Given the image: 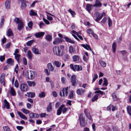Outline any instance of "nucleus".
I'll return each mask as SVG.
<instances>
[{"mask_svg": "<svg viewBox=\"0 0 131 131\" xmlns=\"http://www.w3.org/2000/svg\"><path fill=\"white\" fill-rule=\"evenodd\" d=\"M25 74L26 77L28 79L31 80L34 79L36 75V72L31 70H30L29 71H26Z\"/></svg>", "mask_w": 131, "mask_h": 131, "instance_id": "obj_1", "label": "nucleus"}, {"mask_svg": "<svg viewBox=\"0 0 131 131\" xmlns=\"http://www.w3.org/2000/svg\"><path fill=\"white\" fill-rule=\"evenodd\" d=\"M14 20L18 24L17 29L19 30H21L23 28V24L22 22L18 18L16 17Z\"/></svg>", "mask_w": 131, "mask_h": 131, "instance_id": "obj_2", "label": "nucleus"}, {"mask_svg": "<svg viewBox=\"0 0 131 131\" xmlns=\"http://www.w3.org/2000/svg\"><path fill=\"white\" fill-rule=\"evenodd\" d=\"M105 14L104 12L101 14L98 12H96L94 14V16L96 18L95 20L97 22H98L101 19L103 16Z\"/></svg>", "mask_w": 131, "mask_h": 131, "instance_id": "obj_3", "label": "nucleus"}, {"mask_svg": "<svg viewBox=\"0 0 131 131\" xmlns=\"http://www.w3.org/2000/svg\"><path fill=\"white\" fill-rule=\"evenodd\" d=\"M52 50L53 53L55 55L58 56H60L61 51L59 47H54L53 48Z\"/></svg>", "mask_w": 131, "mask_h": 131, "instance_id": "obj_4", "label": "nucleus"}, {"mask_svg": "<svg viewBox=\"0 0 131 131\" xmlns=\"http://www.w3.org/2000/svg\"><path fill=\"white\" fill-rule=\"evenodd\" d=\"M68 91V87L63 88L60 92V95L61 96H66L67 95Z\"/></svg>", "mask_w": 131, "mask_h": 131, "instance_id": "obj_5", "label": "nucleus"}, {"mask_svg": "<svg viewBox=\"0 0 131 131\" xmlns=\"http://www.w3.org/2000/svg\"><path fill=\"white\" fill-rule=\"evenodd\" d=\"M47 67L49 71L51 72H56L57 70H58L57 69H56L55 70H54V66L52 65L51 63H48L47 64Z\"/></svg>", "mask_w": 131, "mask_h": 131, "instance_id": "obj_6", "label": "nucleus"}, {"mask_svg": "<svg viewBox=\"0 0 131 131\" xmlns=\"http://www.w3.org/2000/svg\"><path fill=\"white\" fill-rule=\"evenodd\" d=\"M20 89L22 91H27L28 90L27 85L25 83L21 84L20 85Z\"/></svg>", "mask_w": 131, "mask_h": 131, "instance_id": "obj_7", "label": "nucleus"}, {"mask_svg": "<svg viewBox=\"0 0 131 131\" xmlns=\"http://www.w3.org/2000/svg\"><path fill=\"white\" fill-rule=\"evenodd\" d=\"M62 41V39L57 37L56 38L53 42V44L54 45H57Z\"/></svg>", "mask_w": 131, "mask_h": 131, "instance_id": "obj_8", "label": "nucleus"}, {"mask_svg": "<svg viewBox=\"0 0 131 131\" xmlns=\"http://www.w3.org/2000/svg\"><path fill=\"white\" fill-rule=\"evenodd\" d=\"M102 6V3L98 0H96L94 4L93 5V7L98 8L101 7Z\"/></svg>", "mask_w": 131, "mask_h": 131, "instance_id": "obj_9", "label": "nucleus"}, {"mask_svg": "<svg viewBox=\"0 0 131 131\" xmlns=\"http://www.w3.org/2000/svg\"><path fill=\"white\" fill-rule=\"evenodd\" d=\"M45 33L44 32H39L35 33L34 36L37 38H40L43 37L45 34Z\"/></svg>", "mask_w": 131, "mask_h": 131, "instance_id": "obj_10", "label": "nucleus"}, {"mask_svg": "<svg viewBox=\"0 0 131 131\" xmlns=\"http://www.w3.org/2000/svg\"><path fill=\"white\" fill-rule=\"evenodd\" d=\"M26 1L25 0H20V2L21 3V8L22 9H25L26 8L27 5L26 3Z\"/></svg>", "mask_w": 131, "mask_h": 131, "instance_id": "obj_11", "label": "nucleus"}, {"mask_svg": "<svg viewBox=\"0 0 131 131\" xmlns=\"http://www.w3.org/2000/svg\"><path fill=\"white\" fill-rule=\"evenodd\" d=\"M11 1L10 0H6L5 2V6L7 9L10 8Z\"/></svg>", "mask_w": 131, "mask_h": 131, "instance_id": "obj_12", "label": "nucleus"}, {"mask_svg": "<svg viewBox=\"0 0 131 131\" xmlns=\"http://www.w3.org/2000/svg\"><path fill=\"white\" fill-rule=\"evenodd\" d=\"M71 81L72 83V85L73 86H75L76 83V81L75 79V75H73L71 76Z\"/></svg>", "mask_w": 131, "mask_h": 131, "instance_id": "obj_13", "label": "nucleus"}, {"mask_svg": "<svg viewBox=\"0 0 131 131\" xmlns=\"http://www.w3.org/2000/svg\"><path fill=\"white\" fill-rule=\"evenodd\" d=\"M29 116L30 118H38L39 116V115L36 113H30L29 114Z\"/></svg>", "mask_w": 131, "mask_h": 131, "instance_id": "obj_14", "label": "nucleus"}, {"mask_svg": "<svg viewBox=\"0 0 131 131\" xmlns=\"http://www.w3.org/2000/svg\"><path fill=\"white\" fill-rule=\"evenodd\" d=\"M17 113L21 118L24 120H27V118L26 116L22 114L21 112L19 111H17Z\"/></svg>", "mask_w": 131, "mask_h": 131, "instance_id": "obj_15", "label": "nucleus"}, {"mask_svg": "<svg viewBox=\"0 0 131 131\" xmlns=\"http://www.w3.org/2000/svg\"><path fill=\"white\" fill-rule=\"evenodd\" d=\"M69 52L71 54H74L75 52V49L72 46H70L69 48Z\"/></svg>", "mask_w": 131, "mask_h": 131, "instance_id": "obj_16", "label": "nucleus"}, {"mask_svg": "<svg viewBox=\"0 0 131 131\" xmlns=\"http://www.w3.org/2000/svg\"><path fill=\"white\" fill-rule=\"evenodd\" d=\"M85 91L84 90L82 89H78L77 91L76 92L77 94L79 95H82L84 93Z\"/></svg>", "mask_w": 131, "mask_h": 131, "instance_id": "obj_17", "label": "nucleus"}, {"mask_svg": "<svg viewBox=\"0 0 131 131\" xmlns=\"http://www.w3.org/2000/svg\"><path fill=\"white\" fill-rule=\"evenodd\" d=\"M84 112L87 118L89 120L92 121V118L91 116L90 113L88 112L86 110H85L84 111Z\"/></svg>", "mask_w": 131, "mask_h": 131, "instance_id": "obj_18", "label": "nucleus"}, {"mask_svg": "<svg viewBox=\"0 0 131 131\" xmlns=\"http://www.w3.org/2000/svg\"><path fill=\"white\" fill-rule=\"evenodd\" d=\"M5 74H4L3 73L2 74L0 79V81L1 83H3V85H5V82L4 81V78L5 77Z\"/></svg>", "mask_w": 131, "mask_h": 131, "instance_id": "obj_19", "label": "nucleus"}, {"mask_svg": "<svg viewBox=\"0 0 131 131\" xmlns=\"http://www.w3.org/2000/svg\"><path fill=\"white\" fill-rule=\"evenodd\" d=\"M4 108L6 107V109H8L9 108V103L7 101V100L5 99L4 100Z\"/></svg>", "mask_w": 131, "mask_h": 131, "instance_id": "obj_20", "label": "nucleus"}, {"mask_svg": "<svg viewBox=\"0 0 131 131\" xmlns=\"http://www.w3.org/2000/svg\"><path fill=\"white\" fill-rule=\"evenodd\" d=\"M27 56L28 59L31 60L32 59V55L31 52L30 50H28L27 52Z\"/></svg>", "mask_w": 131, "mask_h": 131, "instance_id": "obj_21", "label": "nucleus"}, {"mask_svg": "<svg viewBox=\"0 0 131 131\" xmlns=\"http://www.w3.org/2000/svg\"><path fill=\"white\" fill-rule=\"evenodd\" d=\"M63 38H64L66 41L67 42H68L72 44L74 43V41L71 40L70 39L67 37H64Z\"/></svg>", "mask_w": 131, "mask_h": 131, "instance_id": "obj_22", "label": "nucleus"}, {"mask_svg": "<svg viewBox=\"0 0 131 131\" xmlns=\"http://www.w3.org/2000/svg\"><path fill=\"white\" fill-rule=\"evenodd\" d=\"M92 6V5L91 4H87L86 5V10L90 13Z\"/></svg>", "mask_w": 131, "mask_h": 131, "instance_id": "obj_23", "label": "nucleus"}, {"mask_svg": "<svg viewBox=\"0 0 131 131\" xmlns=\"http://www.w3.org/2000/svg\"><path fill=\"white\" fill-rule=\"evenodd\" d=\"M31 50L33 52L36 54H39V53L38 49L35 47H32Z\"/></svg>", "mask_w": 131, "mask_h": 131, "instance_id": "obj_24", "label": "nucleus"}, {"mask_svg": "<svg viewBox=\"0 0 131 131\" xmlns=\"http://www.w3.org/2000/svg\"><path fill=\"white\" fill-rule=\"evenodd\" d=\"M46 109L47 111L49 112L51 111L52 110V103H50L47 106Z\"/></svg>", "mask_w": 131, "mask_h": 131, "instance_id": "obj_25", "label": "nucleus"}, {"mask_svg": "<svg viewBox=\"0 0 131 131\" xmlns=\"http://www.w3.org/2000/svg\"><path fill=\"white\" fill-rule=\"evenodd\" d=\"M53 63L55 66L58 68H60L61 65V62L57 61H54V62Z\"/></svg>", "mask_w": 131, "mask_h": 131, "instance_id": "obj_26", "label": "nucleus"}, {"mask_svg": "<svg viewBox=\"0 0 131 131\" xmlns=\"http://www.w3.org/2000/svg\"><path fill=\"white\" fill-rule=\"evenodd\" d=\"M9 92L12 96H14L16 95V92L13 87L11 88Z\"/></svg>", "mask_w": 131, "mask_h": 131, "instance_id": "obj_27", "label": "nucleus"}, {"mask_svg": "<svg viewBox=\"0 0 131 131\" xmlns=\"http://www.w3.org/2000/svg\"><path fill=\"white\" fill-rule=\"evenodd\" d=\"M81 46L86 49L87 50H88L89 49L91 51L93 52L90 46L88 45L87 44L86 45L83 44L81 45Z\"/></svg>", "mask_w": 131, "mask_h": 131, "instance_id": "obj_28", "label": "nucleus"}, {"mask_svg": "<svg viewBox=\"0 0 131 131\" xmlns=\"http://www.w3.org/2000/svg\"><path fill=\"white\" fill-rule=\"evenodd\" d=\"M7 63L8 64L12 65L14 64V61L11 58H9L7 59Z\"/></svg>", "mask_w": 131, "mask_h": 131, "instance_id": "obj_29", "label": "nucleus"}, {"mask_svg": "<svg viewBox=\"0 0 131 131\" xmlns=\"http://www.w3.org/2000/svg\"><path fill=\"white\" fill-rule=\"evenodd\" d=\"M13 34L11 29H9L7 32V36L9 37L12 36Z\"/></svg>", "mask_w": 131, "mask_h": 131, "instance_id": "obj_30", "label": "nucleus"}, {"mask_svg": "<svg viewBox=\"0 0 131 131\" xmlns=\"http://www.w3.org/2000/svg\"><path fill=\"white\" fill-rule=\"evenodd\" d=\"M27 82L30 86H34L35 85V83L34 81H27Z\"/></svg>", "mask_w": 131, "mask_h": 131, "instance_id": "obj_31", "label": "nucleus"}, {"mask_svg": "<svg viewBox=\"0 0 131 131\" xmlns=\"http://www.w3.org/2000/svg\"><path fill=\"white\" fill-rule=\"evenodd\" d=\"M63 106H61L57 110V115H59L61 114Z\"/></svg>", "mask_w": 131, "mask_h": 131, "instance_id": "obj_32", "label": "nucleus"}, {"mask_svg": "<svg viewBox=\"0 0 131 131\" xmlns=\"http://www.w3.org/2000/svg\"><path fill=\"white\" fill-rule=\"evenodd\" d=\"M28 97L32 98L34 97L35 95V94L34 93L28 92L27 93Z\"/></svg>", "mask_w": 131, "mask_h": 131, "instance_id": "obj_33", "label": "nucleus"}, {"mask_svg": "<svg viewBox=\"0 0 131 131\" xmlns=\"http://www.w3.org/2000/svg\"><path fill=\"white\" fill-rule=\"evenodd\" d=\"M68 11L71 14L72 17H74L75 13L74 11L72 10L71 9H68Z\"/></svg>", "mask_w": 131, "mask_h": 131, "instance_id": "obj_34", "label": "nucleus"}, {"mask_svg": "<svg viewBox=\"0 0 131 131\" xmlns=\"http://www.w3.org/2000/svg\"><path fill=\"white\" fill-rule=\"evenodd\" d=\"M46 39L48 41H50L52 40V37L50 35H48L46 36Z\"/></svg>", "mask_w": 131, "mask_h": 131, "instance_id": "obj_35", "label": "nucleus"}, {"mask_svg": "<svg viewBox=\"0 0 131 131\" xmlns=\"http://www.w3.org/2000/svg\"><path fill=\"white\" fill-rule=\"evenodd\" d=\"M127 112L130 116H131V106H128L127 108Z\"/></svg>", "mask_w": 131, "mask_h": 131, "instance_id": "obj_36", "label": "nucleus"}, {"mask_svg": "<svg viewBox=\"0 0 131 131\" xmlns=\"http://www.w3.org/2000/svg\"><path fill=\"white\" fill-rule=\"evenodd\" d=\"M116 43L114 42L112 45V48L113 50V51L114 52H115V50L116 48Z\"/></svg>", "mask_w": 131, "mask_h": 131, "instance_id": "obj_37", "label": "nucleus"}, {"mask_svg": "<svg viewBox=\"0 0 131 131\" xmlns=\"http://www.w3.org/2000/svg\"><path fill=\"white\" fill-rule=\"evenodd\" d=\"M14 55H15V59L17 60V62H18L20 57V55L19 54H16Z\"/></svg>", "mask_w": 131, "mask_h": 131, "instance_id": "obj_38", "label": "nucleus"}, {"mask_svg": "<svg viewBox=\"0 0 131 131\" xmlns=\"http://www.w3.org/2000/svg\"><path fill=\"white\" fill-rule=\"evenodd\" d=\"M22 111L26 114H28L29 113V111L24 108H23L21 110Z\"/></svg>", "mask_w": 131, "mask_h": 131, "instance_id": "obj_39", "label": "nucleus"}, {"mask_svg": "<svg viewBox=\"0 0 131 131\" xmlns=\"http://www.w3.org/2000/svg\"><path fill=\"white\" fill-rule=\"evenodd\" d=\"M99 95L97 94H96L95 95L92 99V102H94L98 98Z\"/></svg>", "mask_w": 131, "mask_h": 131, "instance_id": "obj_40", "label": "nucleus"}, {"mask_svg": "<svg viewBox=\"0 0 131 131\" xmlns=\"http://www.w3.org/2000/svg\"><path fill=\"white\" fill-rule=\"evenodd\" d=\"M85 119L80 121V124L81 126L84 127L85 126Z\"/></svg>", "mask_w": 131, "mask_h": 131, "instance_id": "obj_41", "label": "nucleus"}, {"mask_svg": "<svg viewBox=\"0 0 131 131\" xmlns=\"http://www.w3.org/2000/svg\"><path fill=\"white\" fill-rule=\"evenodd\" d=\"M45 26V25L42 21H40L39 22V26L40 28H42L43 27Z\"/></svg>", "mask_w": 131, "mask_h": 131, "instance_id": "obj_42", "label": "nucleus"}, {"mask_svg": "<svg viewBox=\"0 0 131 131\" xmlns=\"http://www.w3.org/2000/svg\"><path fill=\"white\" fill-rule=\"evenodd\" d=\"M75 71L76 70L77 71L81 70V67L79 65H75Z\"/></svg>", "mask_w": 131, "mask_h": 131, "instance_id": "obj_43", "label": "nucleus"}, {"mask_svg": "<svg viewBox=\"0 0 131 131\" xmlns=\"http://www.w3.org/2000/svg\"><path fill=\"white\" fill-rule=\"evenodd\" d=\"M73 60V61L75 62L78 60V57L77 55H74L72 57Z\"/></svg>", "mask_w": 131, "mask_h": 131, "instance_id": "obj_44", "label": "nucleus"}, {"mask_svg": "<svg viewBox=\"0 0 131 131\" xmlns=\"http://www.w3.org/2000/svg\"><path fill=\"white\" fill-rule=\"evenodd\" d=\"M34 40H32L28 41L27 43V45L28 46H30L34 42Z\"/></svg>", "mask_w": 131, "mask_h": 131, "instance_id": "obj_45", "label": "nucleus"}, {"mask_svg": "<svg viewBox=\"0 0 131 131\" xmlns=\"http://www.w3.org/2000/svg\"><path fill=\"white\" fill-rule=\"evenodd\" d=\"M112 97L113 100L115 101H116L118 100V98L117 97L115 93H113L112 94Z\"/></svg>", "mask_w": 131, "mask_h": 131, "instance_id": "obj_46", "label": "nucleus"}, {"mask_svg": "<svg viewBox=\"0 0 131 131\" xmlns=\"http://www.w3.org/2000/svg\"><path fill=\"white\" fill-rule=\"evenodd\" d=\"M103 79L104 80V82L103 84H102V85H105V86H107L108 84L107 80L106 78H104Z\"/></svg>", "mask_w": 131, "mask_h": 131, "instance_id": "obj_47", "label": "nucleus"}, {"mask_svg": "<svg viewBox=\"0 0 131 131\" xmlns=\"http://www.w3.org/2000/svg\"><path fill=\"white\" fill-rule=\"evenodd\" d=\"M100 63L101 66L103 67H105L106 66V64L105 63L102 61H100Z\"/></svg>", "mask_w": 131, "mask_h": 131, "instance_id": "obj_48", "label": "nucleus"}, {"mask_svg": "<svg viewBox=\"0 0 131 131\" xmlns=\"http://www.w3.org/2000/svg\"><path fill=\"white\" fill-rule=\"evenodd\" d=\"M74 92L73 91H71L70 92L69 95V97L70 99H72L73 97Z\"/></svg>", "mask_w": 131, "mask_h": 131, "instance_id": "obj_49", "label": "nucleus"}, {"mask_svg": "<svg viewBox=\"0 0 131 131\" xmlns=\"http://www.w3.org/2000/svg\"><path fill=\"white\" fill-rule=\"evenodd\" d=\"M44 71L46 74L48 76L50 74V71H49L48 69H45L44 70Z\"/></svg>", "mask_w": 131, "mask_h": 131, "instance_id": "obj_50", "label": "nucleus"}, {"mask_svg": "<svg viewBox=\"0 0 131 131\" xmlns=\"http://www.w3.org/2000/svg\"><path fill=\"white\" fill-rule=\"evenodd\" d=\"M45 94L43 92H41L39 94V97L40 98L45 97Z\"/></svg>", "mask_w": 131, "mask_h": 131, "instance_id": "obj_51", "label": "nucleus"}, {"mask_svg": "<svg viewBox=\"0 0 131 131\" xmlns=\"http://www.w3.org/2000/svg\"><path fill=\"white\" fill-rule=\"evenodd\" d=\"M29 14L31 16L36 15L37 14L36 13L32 10L30 11Z\"/></svg>", "mask_w": 131, "mask_h": 131, "instance_id": "obj_52", "label": "nucleus"}, {"mask_svg": "<svg viewBox=\"0 0 131 131\" xmlns=\"http://www.w3.org/2000/svg\"><path fill=\"white\" fill-rule=\"evenodd\" d=\"M108 25L109 27H110L112 25V22L111 19L110 17H108Z\"/></svg>", "mask_w": 131, "mask_h": 131, "instance_id": "obj_53", "label": "nucleus"}, {"mask_svg": "<svg viewBox=\"0 0 131 131\" xmlns=\"http://www.w3.org/2000/svg\"><path fill=\"white\" fill-rule=\"evenodd\" d=\"M28 27L30 28H32L33 26V23L31 21H30L28 24Z\"/></svg>", "mask_w": 131, "mask_h": 131, "instance_id": "obj_54", "label": "nucleus"}, {"mask_svg": "<svg viewBox=\"0 0 131 131\" xmlns=\"http://www.w3.org/2000/svg\"><path fill=\"white\" fill-rule=\"evenodd\" d=\"M4 21V16H2L1 19V22L0 23V25L1 26H3V22Z\"/></svg>", "mask_w": 131, "mask_h": 131, "instance_id": "obj_55", "label": "nucleus"}, {"mask_svg": "<svg viewBox=\"0 0 131 131\" xmlns=\"http://www.w3.org/2000/svg\"><path fill=\"white\" fill-rule=\"evenodd\" d=\"M61 106H63L62 111L63 113H64L66 112L67 111V109L66 107H64V105H62Z\"/></svg>", "mask_w": 131, "mask_h": 131, "instance_id": "obj_56", "label": "nucleus"}, {"mask_svg": "<svg viewBox=\"0 0 131 131\" xmlns=\"http://www.w3.org/2000/svg\"><path fill=\"white\" fill-rule=\"evenodd\" d=\"M3 129L5 131H11L9 128L7 126H5L3 127Z\"/></svg>", "mask_w": 131, "mask_h": 131, "instance_id": "obj_57", "label": "nucleus"}, {"mask_svg": "<svg viewBox=\"0 0 131 131\" xmlns=\"http://www.w3.org/2000/svg\"><path fill=\"white\" fill-rule=\"evenodd\" d=\"M14 86L16 88H18L19 86L17 80L16 79L15 80V81Z\"/></svg>", "mask_w": 131, "mask_h": 131, "instance_id": "obj_58", "label": "nucleus"}, {"mask_svg": "<svg viewBox=\"0 0 131 131\" xmlns=\"http://www.w3.org/2000/svg\"><path fill=\"white\" fill-rule=\"evenodd\" d=\"M43 20L44 21L45 24L47 25H49L50 23V22L44 18H43Z\"/></svg>", "mask_w": 131, "mask_h": 131, "instance_id": "obj_59", "label": "nucleus"}, {"mask_svg": "<svg viewBox=\"0 0 131 131\" xmlns=\"http://www.w3.org/2000/svg\"><path fill=\"white\" fill-rule=\"evenodd\" d=\"M23 63L25 65H27V59L25 58L24 57L23 58Z\"/></svg>", "mask_w": 131, "mask_h": 131, "instance_id": "obj_60", "label": "nucleus"}, {"mask_svg": "<svg viewBox=\"0 0 131 131\" xmlns=\"http://www.w3.org/2000/svg\"><path fill=\"white\" fill-rule=\"evenodd\" d=\"M47 19L49 20H53V18L49 16L48 14H46Z\"/></svg>", "mask_w": 131, "mask_h": 131, "instance_id": "obj_61", "label": "nucleus"}, {"mask_svg": "<svg viewBox=\"0 0 131 131\" xmlns=\"http://www.w3.org/2000/svg\"><path fill=\"white\" fill-rule=\"evenodd\" d=\"M70 68L72 69L73 71H75V65L73 66L72 64H71L70 65Z\"/></svg>", "mask_w": 131, "mask_h": 131, "instance_id": "obj_62", "label": "nucleus"}, {"mask_svg": "<svg viewBox=\"0 0 131 131\" xmlns=\"http://www.w3.org/2000/svg\"><path fill=\"white\" fill-rule=\"evenodd\" d=\"M18 65L17 64H16L15 68V71L16 72V73H18Z\"/></svg>", "mask_w": 131, "mask_h": 131, "instance_id": "obj_63", "label": "nucleus"}, {"mask_svg": "<svg viewBox=\"0 0 131 131\" xmlns=\"http://www.w3.org/2000/svg\"><path fill=\"white\" fill-rule=\"evenodd\" d=\"M5 59V56H0V60L1 62H2Z\"/></svg>", "mask_w": 131, "mask_h": 131, "instance_id": "obj_64", "label": "nucleus"}]
</instances>
